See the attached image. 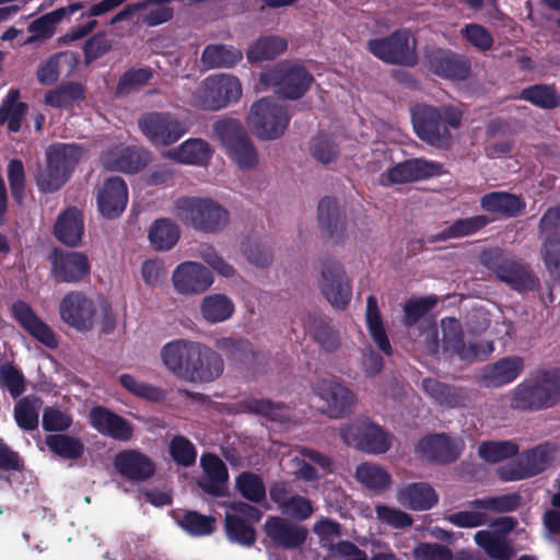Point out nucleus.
I'll return each instance as SVG.
<instances>
[{
    "instance_id": "obj_24",
    "label": "nucleus",
    "mask_w": 560,
    "mask_h": 560,
    "mask_svg": "<svg viewBox=\"0 0 560 560\" xmlns=\"http://www.w3.org/2000/svg\"><path fill=\"white\" fill-rule=\"evenodd\" d=\"M525 362L522 357L510 355L487 364L478 382L487 388H499L514 382L524 371Z\"/></svg>"
},
{
    "instance_id": "obj_30",
    "label": "nucleus",
    "mask_w": 560,
    "mask_h": 560,
    "mask_svg": "<svg viewBox=\"0 0 560 560\" xmlns=\"http://www.w3.org/2000/svg\"><path fill=\"white\" fill-rule=\"evenodd\" d=\"M483 211L497 214L499 218L512 219L521 215L526 209L522 196L508 191H491L480 198Z\"/></svg>"
},
{
    "instance_id": "obj_1",
    "label": "nucleus",
    "mask_w": 560,
    "mask_h": 560,
    "mask_svg": "<svg viewBox=\"0 0 560 560\" xmlns=\"http://www.w3.org/2000/svg\"><path fill=\"white\" fill-rule=\"evenodd\" d=\"M410 116L416 136L425 144L439 150L452 148V129H458L463 120V112L453 105L434 106L418 103L410 108Z\"/></svg>"
},
{
    "instance_id": "obj_42",
    "label": "nucleus",
    "mask_w": 560,
    "mask_h": 560,
    "mask_svg": "<svg viewBox=\"0 0 560 560\" xmlns=\"http://www.w3.org/2000/svg\"><path fill=\"white\" fill-rule=\"evenodd\" d=\"M20 91L11 89L0 105V126L8 124L10 132H18L27 112V104L20 102Z\"/></svg>"
},
{
    "instance_id": "obj_2",
    "label": "nucleus",
    "mask_w": 560,
    "mask_h": 560,
    "mask_svg": "<svg viewBox=\"0 0 560 560\" xmlns=\"http://www.w3.org/2000/svg\"><path fill=\"white\" fill-rule=\"evenodd\" d=\"M560 402V370L542 369L524 378L510 392V407L520 412H537Z\"/></svg>"
},
{
    "instance_id": "obj_62",
    "label": "nucleus",
    "mask_w": 560,
    "mask_h": 560,
    "mask_svg": "<svg viewBox=\"0 0 560 560\" xmlns=\"http://www.w3.org/2000/svg\"><path fill=\"white\" fill-rule=\"evenodd\" d=\"M518 458L522 462L528 478L535 477L545 471L550 460L548 447L542 444L523 452Z\"/></svg>"
},
{
    "instance_id": "obj_43",
    "label": "nucleus",
    "mask_w": 560,
    "mask_h": 560,
    "mask_svg": "<svg viewBox=\"0 0 560 560\" xmlns=\"http://www.w3.org/2000/svg\"><path fill=\"white\" fill-rule=\"evenodd\" d=\"M355 479L368 490L383 493L392 486V476L380 465L362 463L355 468Z\"/></svg>"
},
{
    "instance_id": "obj_55",
    "label": "nucleus",
    "mask_w": 560,
    "mask_h": 560,
    "mask_svg": "<svg viewBox=\"0 0 560 560\" xmlns=\"http://www.w3.org/2000/svg\"><path fill=\"white\" fill-rule=\"evenodd\" d=\"M518 454V445L513 441H485L478 446V455L490 464L514 457Z\"/></svg>"
},
{
    "instance_id": "obj_60",
    "label": "nucleus",
    "mask_w": 560,
    "mask_h": 560,
    "mask_svg": "<svg viewBox=\"0 0 560 560\" xmlns=\"http://www.w3.org/2000/svg\"><path fill=\"white\" fill-rule=\"evenodd\" d=\"M439 302L436 295L411 298L404 305V324L406 327L416 325Z\"/></svg>"
},
{
    "instance_id": "obj_64",
    "label": "nucleus",
    "mask_w": 560,
    "mask_h": 560,
    "mask_svg": "<svg viewBox=\"0 0 560 560\" xmlns=\"http://www.w3.org/2000/svg\"><path fill=\"white\" fill-rule=\"evenodd\" d=\"M168 452L172 459L182 467H190L196 463V446L186 436L175 435L171 440Z\"/></svg>"
},
{
    "instance_id": "obj_54",
    "label": "nucleus",
    "mask_w": 560,
    "mask_h": 560,
    "mask_svg": "<svg viewBox=\"0 0 560 560\" xmlns=\"http://www.w3.org/2000/svg\"><path fill=\"white\" fill-rule=\"evenodd\" d=\"M176 521L191 536H207L215 529V518L212 515H203L197 511H184Z\"/></svg>"
},
{
    "instance_id": "obj_14",
    "label": "nucleus",
    "mask_w": 560,
    "mask_h": 560,
    "mask_svg": "<svg viewBox=\"0 0 560 560\" xmlns=\"http://www.w3.org/2000/svg\"><path fill=\"white\" fill-rule=\"evenodd\" d=\"M138 126L154 145L162 147L175 143L187 131L184 122L173 114L164 112L143 114L138 120Z\"/></svg>"
},
{
    "instance_id": "obj_50",
    "label": "nucleus",
    "mask_w": 560,
    "mask_h": 560,
    "mask_svg": "<svg viewBox=\"0 0 560 560\" xmlns=\"http://www.w3.org/2000/svg\"><path fill=\"white\" fill-rule=\"evenodd\" d=\"M45 443L48 450L62 459L75 460L84 453L83 442L69 434H50L46 436Z\"/></svg>"
},
{
    "instance_id": "obj_57",
    "label": "nucleus",
    "mask_w": 560,
    "mask_h": 560,
    "mask_svg": "<svg viewBox=\"0 0 560 560\" xmlns=\"http://www.w3.org/2000/svg\"><path fill=\"white\" fill-rule=\"evenodd\" d=\"M521 502L518 493H509L497 497L475 499L468 502L470 509L482 510L494 513H506L515 511Z\"/></svg>"
},
{
    "instance_id": "obj_11",
    "label": "nucleus",
    "mask_w": 560,
    "mask_h": 560,
    "mask_svg": "<svg viewBox=\"0 0 560 560\" xmlns=\"http://www.w3.org/2000/svg\"><path fill=\"white\" fill-rule=\"evenodd\" d=\"M441 327L444 350L458 357L462 361L474 362L477 359H485L494 350L492 341L471 340L466 343L462 324L455 317L443 318Z\"/></svg>"
},
{
    "instance_id": "obj_34",
    "label": "nucleus",
    "mask_w": 560,
    "mask_h": 560,
    "mask_svg": "<svg viewBox=\"0 0 560 560\" xmlns=\"http://www.w3.org/2000/svg\"><path fill=\"white\" fill-rule=\"evenodd\" d=\"M195 347L196 342L180 339L171 341L162 348L163 363L180 380H186L187 373L185 370L190 366V355Z\"/></svg>"
},
{
    "instance_id": "obj_7",
    "label": "nucleus",
    "mask_w": 560,
    "mask_h": 560,
    "mask_svg": "<svg viewBox=\"0 0 560 560\" xmlns=\"http://www.w3.org/2000/svg\"><path fill=\"white\" fill-rule=\"evenodd\" d=\"M242 95L240 80L230 74L210 75L192 95V105L202 110H220Z\"/></svg>"
},
{
    "instance_id": "obj_35",
    "label": "nucleus",
    "mask_w": 560,
    "mask_h": 560,
    "mask_svg": "<svg viewBox=\"0 0 560 560\" xmlns=\"http://www.w3.org/2000/svg\"><path fill=\"white\" fill-rule=\"evenodd\" d=\"M397 500L412 511H428L438 504L439 495L427 482H411L398 491Z\"/></svg>"
},
{
    "instance_id": "obj_40",
    "label": "nucleus",
    "mask_w": 560,
    "mask_h": 560,
    "mask_svg": "<svg viewBox=\"0 0 560 560\" xmlns=\"http://www.w3.org/2000/svg\"><path fill=\"white\" fill-rule=\"evenodd\" d=\"M365 317L371 338L384 354L390 355L393 353L392 345L378 310L377 299L374 295H369L366 299Z\"/></svg>"
},
{
    "instance_id": "obj_61",
    "label": "nucleus",
    "mask_w": 560,
    "mask_h": 560,
    "mask_svg": "<svg viewBox=\"0 0 560 560\" xmlns=\"http://www.w3.org/2000/svg\"><path fill=\"white\" fill-rule=\"evenodd\" d=\"M0 387L5 388L13 398L20 397L26 389L22 371L12 362L0 364Z\"/></svg>"
},
{
    "instance_id": "obj_37",
    "label": "nucleus",
    "mask_w": 560,
    "mask_h": 560,
    "mask_svg": "<svg viewBox=\"0 0 560 560\" xmlns=\"http://www.w3.org/2000/svg\"><path fill=\"white\" fill-rule=\"evenodd\" d=\"M149 153L133 147H126L117 153L105 156L104 164L108 170L136 174L147 166Z\"/></svg>"
},
{
    "instance_id": "obj_38",
    "label": "nucleus",
    "mask_w": 560,
    "mask_h": 560,
    "mask_svg": "<svg viewBox=\"0 0 560 560\" xmlns=\"http://www.w3.org/2000/svg\"><path fill=\"white\" fill-rule=\"evenodd\" d=\"M214 346L229 361L236 364H253L260 355L254 350L253 343L244 338L221 337L215 340Z\"/></svg>"
},
{
    "instance_id": "obj_10",
    "label": "nucleus",
    "mask_w": 560,
    "mask_h": 560,
    "mask_svg": "<svg viewBox=\"0 0 560 560\" xmlns=\"http://www.w3.org/2000/svg\"><path fill=\"white\" fill-rule=\"evenodd\" d=\"M482 264L495 277L518 292L533 291L538 281L521 262L506 257L501 249H490L482 254Z\"/></svg>"
},
{
    "instance_id": "obj_29",
    "label": "nucleus",
    "mask_w": 560,
    "mask_h": 560,
    "mask_svg": "<svg viewBox=\"0 0 560 560\" xmlns=\"http://www.w3.org/2000/svg\"><path fill=\"white\" fill-rule=\"evenodd\" d=\"M116 470L131 481H145L155 472L152 459L135 450L119 452L114 458Z\"/></svg>"
},
{
    "instance_id": "obj_20",
    "label": "nucleus",
    "mask_w": 560,
    "mask_h": 560,
    "mask_svg": "<svg viewBox=\"0 0 560 560\" xmlns=\"http://www.w3.org/2000/svg\"><path fill=\"white\" fill-rule=\"evenodd\" d=\"M264 530L275 546L287 550L301 548L308 536L305 526L281 516H269L265 522Z\"/></svg>"
},
{
    "instance_id": "obj_4",
    "label": "nucleus",
    "mask_w": 560,
    "mask_h": 560,
    "mask_svg": "<svg viewBox=\"0 0 560 560\" xmlns=\"http://www.w3.org/2000/svg\"><path fill=\"white\" fill-rule=\"evenodd\" d=\"M229 159L243 171L254 170L259 162L258 152L243 125L234 118L217 120L212 126Z\"/></svg>"
},
{
    "instance_id": "obj_23",
    "label": "nucleus",
    "mask_w": 560,
    "mask_h": 560,
    "mask_svg": "<svg viewBox=\"0 0 560 560\" xmlns=\"http://www.w3.org/2000/svg\"><path fill=\"white\" fill-rule=\"evenodd\" d=\"M97 208L106 219L118 218L128 203V188L121 177L113 176L104 180L98 189Z\"/></svg>"
},
{
    "instance_id": "obj_53",
    "label": "nucleus",
    "mask_w": 560,
    "mask_h": 560,
    "mask_svg": "<svg viewBox=\"0 0 560 560\" xmlns=\"http://www.w3.org/2000/svg\"><path fill=\"white\" fill-rule=\"evenodd\" d=\"M310 332L312 338L326 352H335L340 347L339 331L331 325L326 317H316L313 319Z\"/></svg>"
},
{
    "instance_id": "obj_12",
    "label": "nucleus",
    "mask_w": 560,
    "mask_h": 560,
    "mask_svg": "<svg viewBox=\"0 0 560 560\" xmlns=\"http://www.w3.org/2000/svg\"><path fill=\"white\" fill-rule=\"evenodd\" d=\"M50 277L56 283H79L91 275V264L85 253L55 247L49 256Z\"/></svg>"
},
{
    "instance_id": "obj_36",
    "label": "nucleus",
    "mask_w": 560,
    "mask_h": 560,
    "mask_svg": "<svg viewBox=\"0 0 560 560\" xmlns=\"http://www.w3.org/2000/svg\"><path fill=\"white\" fill-rule=\"evenodd\" d=\"M84 8V4L81 2L70 3L67 7L58 8L51 12H48L36 20H34L28 25V32L33 35L26 39V43H33L38 38L48 39L55 33V27L58 23H60L66 16H70L77 11H80Z\"/></svg>"
},
{
    "instance_id": "obj_3",
    "label": "nucleus",
    "mask_w": 560,
    "mask_h": 560,
    "mask_svg": "<svg viewBox=\"0 0 560 560\" xmlns=\"http://www.w3.org/2000/svg\"><path fill=\"white\" fill-rule=\"evenodd\" d=\"M84 154V147L78 143L50 144L46 149V167L36 178L39 191L50 194L59 190L68 182Z\"/></svg>"
},
{
    "instance_id": "obj_26",
    "label": "nucleus",
    "mask_w": 560,
    "mask_h": 560,
    "mask_svg": "<svg viewBox=\"0 0 560 560\" xmlns=\"http://www.w3.org/2000/svg\"><path fill=\"white\" fill-rule=\"evenodd\" d=\"M313 390L326 402V412L330 418H340L350 411L353 393L340 383L330 380H317Z\"/></svg>"
},
{
    "instance_id": "obj_33",
    "label": "nucleus",
    "mask_w": 560,
    "mask_h": 560,
    "mask_svg": "<svg viewBox=\"0 0 560 560\" xmlns=\"http://www.w3.org/2000/svg\"><path fill=\"white\" fill-rule=\"evenodd\" d=\"M421 387L441 407L460 408L465 407L468 400L464 388L442 383L435 378H423Z\"/></svg>"
},
{
    "instance_id": "obj_48",
    "label": "nucleus",
    "mask_w": 560,
    "mask_h": 560,
    "mask_svg": "<svg viewBox=\"0 0 560 560\" xmlns=\"http://www.w3.org/2000/svg\"><path fill=\"white\" fill-rule=\"evenodd\" d=\"M518 98L542 109H553L560 105V94L553 84L527 86L520 92Z\"/></svg>"
},
{
    "instance_id": "obj_15",
    "label": "nucleus",
    "mask_w": 560,
    "mask_h": 560,
    "mask_svg": "<svg viewBox=\"0 0 560 560\" xmlns=\"http://www.w3.org/2000/svg\"><path fill=\"white\" fill-rule=\"evenodd\" d=\"M341 435L348 445L371 454H384L392 445L389 434L369 419L349 424L342 429Z\"/></svg>"
},
{
    "instance_id": "obj_47",
    "label": "nucleus",
    "mask_w": 560,
    "mask_h": 560,
    "mask_svg": "<svg viewBox=\"0 0 560 560\" xmlns=\"http://www.w3.org/2000/svg\"><path fill=\"white\" fill-rule=\"evenodd\" d=\"M85 96L84 86L80 82H66L45 95V103L54 108H71Z\"/></svg>"
},
{
    "instance_id": "obj_59",
    "label": "nucleus",
    "mask_w": 560,
    "mask_h": 560,
    "mask_svg": "<svg viewBox=\"0 0 560 560\" xmlns=\"http://www.w3.org/2000/svg\"><path fill=\"white\" fill-rule=\"evenodd\" d=\"M235 486L241 495L249 502L260 503L266 499V487L260 476L243 471L236 477Z\"/></svg>"
},
{
    "instance_id": "obj_18",
    "label": "nucleus",
    "mask_w": 560,
    "mask_h": 560,
    "mask_svg": "<svg viewBox=\"0 0 560 560\" xmlns=\"http://www.w3.org/2000/svg\"><path fill=\"white\" fill-rule=\"evenodd\" d=\"M425 62L432 73L453 81L466 80L471 70L470 61L465 56L440 47L425 52Z\"/></svg>"
},
{
    "instance_id": "obj_27",
    "label": "nucleus",
    "mask_w": 560,
    "mask_h": 560,
    "mask_svg": "<svg viewBox=\"0 0 560 560\" xmlns=\"http://www.w3.org/2000/svg\"><path fill=\"white\" fill-rule=\"evenodd\" d=\"M318 224L325 235L334 243L340 244L347 237L346 212L339 209L338 202L332 197H324L317 207Z\"/></svg>"
},
{
    "instance_id": "obj_46",
    "label": "nucleus",
    "mask_w": 560,
    "mask_h": 560,
    "mask_svg": "<svg viewBox=\"0 0 560 560\" xmlns=\"http://www.w3.org/2000/svg\"><path fill=\"white\" fill-rule=\"evenodd\" d=\"M288 43L279 36L259 37L246 51L247 60L257 63L264 60H272L287 50Z\"/></svg>"
},
{
    "instance_id": "obj_51",
    "label": "nucleus",
    "mask_w": 560,
    "mask_h": 560,
    "mask_svg": "<svg viewBox=\"0 0 560 560\" xmlns=\"http://www.w3.org/2000/svg\"><path fill=\"white\" fill-rule=\"evenodd\" d=\"M42 399L35 395L21 398L14 406V420L24 431L37 429L39 422V408Z\"/></svg>"
},
{
    "instance_id": "obj_39",
    "label": "nucleus",
    "mask_w": 560,
    "mask_h": 560,
    "mask_svg": "<svg viewBox=\"0 0 560 560\" xmlns=\"http://www.w3.org/2000/svg\"><path fill=\"white\" fill-rule=\"evenodd\" d=\"M241 412L262 416L268 420L285 422L289 420V408L283 402H273L270 399L248 397L237 404Z\"/></svg>"
},
{
    "instance_id": "obj_41",
    "label": "nucleus",
    "mask_w": 560,
    "mask_h": 560,
    "mask_svg": "<svg viewBox=\"0 0 560 560\" xmlns=\"http://www.w3.org/2000/svg\"><path fill=\"white\" fill-rule=\"evenodd\" d=\"M242 58L243 54L240 49L224 44L207 45L201 54V61L208 69L231 68Z\"/></svg>"
},
{
    "instance_id": "obj_25",
    "label": "nucleus",
    "mask_w": 560,
    "mask_h": 560,
    "mask_svg": "<svg viewBox=\"0 0 560 560\" xmlns=\"http://www.w3.org/2000/svg\"><path fill=\"white\" fill-rule=\"evenodd\" d=\"M172 280L176 291L182 294L202 293L213 282L211 272L195 261L179 264L173 272Z\"/></svg>"
},
{
    "instance_id": "obj_63",
    "label": "nucleus",
    "mask_w": 560,
    "mask_h": 560,
    "mask_svg": "<svg viewBox=\"0 0 560 560\" xmlns=\"http://www.w3.org/2000/svg\"><path fill=\"white\" fill-rule=\"evenodd\" d=\"M538 233L541 243L560 241V205L544 212L539 219Z\"/></svg>"
},
{
    "instance_id": "obj_21",
    "label": "nucleus",
    "mask_w": 560,
    "mask_h": 560,
    "mask_svg": "<svg viewBox=\"0 0 560 560\" xmlns=\"http://www.w3.org/2000/svg\"><path fill=\"white\" fill-rule=\"evenodd\" d=\"M12 316L19 325L34 339L49 349L58 347L54 330L34 312L25 301L18 300L12 306Z\"/></svg>"
},
{
    "instance_id": "obj_45",
    "label": "nucleus",
    "mask_w": 560,
    "mask_h": 560,
    "mask_svg": "<svg viewBox=\"0 0 560 560\" xmlns=\"http://www.w3.org/2000/svg\"><path fill=\"white\" fill-rule=\"evenodd\" d=\"M492 221L493 220L486 214L458 219L454 221L448 228L438 233L432 241H446L451 238L469 236L481 231Z\"/></svg>"
},
{
    "instance_id": "obj_19",
    "label": "nucleus",
    "mask_w": 560,
    "mask_h": 560,
    "mask_svg": "<svg viewBox=\"0 0 560 560\" xmlns=\"http://www.w3.org/2000/svg\"><path fill=\"white\" fill-rule=\"evenodd\" d=\"M224 370V363L220 354L202 343L196 342L190 355V366L185 370L186 380L191 383H208L220 377Z\"/></svg>"
},
{
    "instance_id": "obj_49",
    "label": "nucleus",
    "mask_w": 560,
    "mask_h": 560,
    "mask_svg": "<svg viewBox=\"0 0 560 560\" xmlns=\"http://www.w3.org/2000/svg\"><path fill=\"white\" fill-rule=\"evenodd\" d=\"M154 78V71L150 67L129 68L118 79L115 88V96L122 97L139 91Z\"/></svg>"
},
{
    "instance_id": "obj_13",
    "label": "nucleus",
    "mask_w": 560,
    "mask_h": 560,
    "mask_svg": "<svg viewBox=\"0 0 560 560\" xmlns=\"http://www.w3.org/2000/svg\"><path fill=\"white\" fill-rule=\"evenodd\" d=\"M319 289L331 306L345 310L352 296L351 284L343 266L334 257L322 260Z\"/></svg>"
},
{
    "instance_id": "obj_9",
    "label": "nucleus",
    "mask_w": 560,
    "mask_h": 560,
    "mask_svg": "<svg viewBox=\"0 0 560 560\" xmlns=\"http://www.w3.org/2000/svg\"><path fill=\"white\" fill-rule=\"evenodd\" d=\"M290 118L287 107L271 97H262L252 105L248 122L259 139L276 140L285 132Z\"/></svg>"
},
{
    "instance_id": "obj_28",
    "label": "nucleus",
    "mask_w": 560,
    "mask_h": 560,
    "mask_svg": "<svg viewBox=\"0 0 560 560\" xmlns=\"http://www.w3.org/2000/svg\"><path fill=\"white\" fill-rule=\"evenodd\" d=\"M417 452L430 462L450 464L460 455V447L448 435L430 434L422 438L417 446Z\"/></svg>"
},
{
    "instance_id": "obj_17",
    "label": "nucleus",
    "mask_w": 560,
    "mask_h": 560,
    "mask_svg": "<svg viewBox=\"0 0 560 560\" xmlns=\"http://www.w3.org/2000/svg\"><path fill=\"white\" fill-rule=\"evenodd\" d=\"M61 319L78 331H90L94 326L96 305L82 291H70L59 304Z\"/></svg>"
},
{
    "instance_id": "obj_31",
    "label": "nucleus",
    "mask_w": 560,
    "mask_h": 560,
    "mask_svg": "<svg viewBox=\"0 0 560 560\" xmlns=\"http://www.w3.org/2000/svg\"><path fill=\"white\" fill-rule=\"evenodd\" d=\"M212 154L213 150L206 140L190 138L180 143L177 148L168 151L167 158L185 165L203 166L209 163Z\"/></svg>"
},
{
    "instance_id": "obj_56",
    "label": "nucleus",
    "mask_w": 560,
    "mask_h": 560,
    "mask_svg": "<svg viewBox=\"0 0 560 560\" xmlns=\"http://www.w3.org/2000/svg\"><path fill=\"white\" fill-rule=\"evenodd\" d=\"M118 380L127 392L140 399L150 402H161L166 397L165 390L161 387L141 382L131 374H121Z\"/></svg>"
},
{
    "instance_id": "obj_16",
    "label": "nucleus",
    "mask_w": 560,
    "mask_h": 560,
    "mask_svg": "<svg viewBox=\"0 0 560 560\" xmlns=\"http://www.w3.org/2000/svg\"><path fill=\"white\" fill-rule=\"evenodd\" d=\"M440 162L421 158L405 160L381 174L380 183L384 186L420 182L444 174Z\"/></svg>"
},
{
    "instance_id": "obj_32",
    "label": "nucleus",
    "mask_w": 560,
    "mask_h": 560,
    "mask_svg": "<svg viewBox=\"0 0 560 560\" xmlns=\"http://www.w3.org/2000/svg\"><path fill=\"white\" fill-rule=\"evenodd\" d=\"M83 232L82 212L74 207H69L60 213L54 226L56 238L70 247L80 245Z\"/></svg>"
},
{
    "instance_id": "obj_44",
    "label": "nucleus",
    "mask_w": 560,
    "mask_h": 560,
    "mask_svg": "<svg viewBox=\"0 0 560 560\" xmlns=\"http://www.w3.org/2000/svg\"><path fill=\"white\" fill-rule=\"evenodd\" d=\"M179 228L171 219H156L149 230V241L156 250H170L179 240Z\"/></svg>"
},
{
    "instance_id": "obj_6",
    "label": "nucleus",
    "mask_w": 560,
    "mask_h": 560,
    "mask_svg": "<svg viewBox=\"0 0 560 560\" xmlns=\"http://www.w3.org/2000/svg\"><path fill=\"white\" fill-rule=\"evenodd\" d=\"M366 49L388 65L415 67L419 62L417 39L408 28H398L385 37L371 38Z\"/></svg>"
},
{
    "instance_id": "obj_5",
    "label": "nucleus",
    "mask_w": 560,
    "mask_h": 560,
    "mask_svg": "<svg viewBox=\"0 0 560 560\" xmlns=\"http://www.w3.org/2000/svg\"><path fill=\"white\" fill-rule=\"evenodd\" d=\"M177 217L203 233H218L229 223V212L210 198L182 197L175 201Z\"/></svg>"
},
{
    "instance_id": "obj_58",
    "label": "nucleus",
    "mask_w": 560,
    "mask_h": 560,
    "mask_svg": "<svg viewBox=\"0 0 560 560\" xmlns=\"http://www.w3.org/2000/svg\"><path fill=\"white\" fill-rule=\"evenodd\" d=\"M224 528L226 537L230 541L238 545L250 547L256 541L255 528L240 517L232 516L231 513H226L224 517Z\"/></svg>"
},
{
    "instance_id": "obj_8",
    "label": "nucleus",
    "mask_w": 560,
    "mask_h": 560,
    "mask_svg": "<svg viewBox=\"0 0 560 560\" xmlns=\"http://www.w3.org/2000/svg\"><path fill=\"white\" fill-rule=\"evenodd\" d=\"M260 83L275 86L279 96L285 100H299L311 88L313 75L301 65L280 63L261 72Z\"/></svg>"
},
{
    "instance_id": "obj_52",
    "label": "nucleus",
    "mask_w": 560,
    "mask_h": 560,
    "mask_svg": "<svg viewBox=\"0 0 560 560\" xmlns=\"http://www.w3.org/2000/svg\"><path fill=\"white\" fill-rule=\"evenodd\" d=\"M200 312L207 322L221 323L233 315L234 304L224 294L208 295L201 302Z\"/></svg>"
},
{
    "instance_id": "obj_22",
    "label": "nucleus",
    "mask_w": 560,
    "mask_h": 560,
    "mask_svg": "<svg viewBox=\"0 0 560 560\" xmlns=\"http://www.w3.org/2000/svg\"><path fill=\"white\" fill-rule=\"evenodd\" d=\"M89 421L100 434L120 442L132 439L133 427L124 417L104 406H95L90 410Z\"/></svg>"
}]
</instances>
